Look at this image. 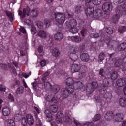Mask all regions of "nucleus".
<instances>
[{
	"label": "nucleus",
	"mask_w": 126,
	"mask_h": 126,
	"mask_svg": "<svg viewBox=\"0 0 126 126\" xmlns=\"http://www.w3.org/2000/svg\"><path fill=\"white\" fill-rule=\"evenodd\" d=\"M66 84L67 89H64L61 92V97L63 99H66L68 97L69 94H71V93H73L74 92V89L75 90H77L83 87L82 83L81 82H74V81L71 78H69L66 80Z\"/></svg>",
	"instance_id": "f257e3e1"
},
{
	"label": "nucleus",
	"mask_w": 126,
	"mask_h": 126,
	"mask_svg": "<svg viewBox=\"0 0 126 126\" xmlns=\"http://www.w3.org/2000/svg\"><path fill=\"white\" fill-rule=\"evenodd\" d=\"M85 14L87 16H91L94 19L102 20L103 19V11L102 10L97 9L94 11V7H90L86 9Z\"/></svg>",
	"instance_id": "f03ea898"
},
{
	"label": "nucleus",
	"mask_w": 126,
	"mask_h": 126,
	"mask_svg": "<svg viewBox=\"0 0 126 126\" xmlns=\"http://www.w3.org/2000/svg\"><path fill=\"white\" fill-rule=\"evenodd\" d=\"M55 20L59 24H63L65 21V18H69L71 17L70 14L68 13H61L58 12H55L53 13Z\"/></svg>",
	"instance_id": "7ed1b4c3"
},
{
	"label": "nucleus",
	"mask_w": 126,
	"mask_h": 126,
	"mask_svg": "<svg viewBox=\"0 0 126 126\" xmlns=\"http://www.w3.org/2000/svg\"><path fill=\"white\" fill-rule=\"evenodd\" d=\"M102 9L105 12H111L113 10L112 3L106 2L102 5Z\"/></svg>",
	"instance_id": "20e7f679"
},
{
	"label": "nucleus",
	"mask_w": 126,
	"mask_h": 126,
	"mask_svg": "<svg viewBox=\"0 0 126 126\" xmlns=\"http://www.w3.org/2000/svg\"><path fill=\"white\" fill-rule=\"evenodd\" d=\"M65 25L67 29H70V28L75 27L77 25V23L75 20H68L65 23Z\"/></svg>",
	"instance_id": "39448f33"
},
{
	"label": "nucleus",
	"mask_w": 126,
	"mask_h": 126,
	"mask_svg": "<svg viewBox=\"0 0 126 126\" xmlns=\"http://www.w3.org/2000/svg\"><path fill=\"white\" fill-rule=\"evenodd\" d=\"M123 119H124V114L123 113L119 112L115 115H113V120L116 122H122Z\"/></svg>",
	"instance_id": "423d86ee"
},
{
	"label": "nucleus",
	"mask_w": 126,
	"mask_h": 126,
	"mask_svg": "<svg viewBox=\"0 0 126 126\" xmlns=\"http://www.w3.org/2000/svg\"><path fill=\"white\" fill-rule=\"evenodd\" d=\"M109 78H106L103 80L102 86L100 87L101 91H105L107 89V87H109Z\"/></svg>",
	"instance_id": "0eeeda50"
},
{
	"label": "nucleus",
	"mask_w": 126,
	"mask_h": 126,
	"mask_svg": "<svg viewBox=\"0 0 126 126\" xmlns=\"http://www.w3.org/2000/svg\"><path fill=\"white\" fill-rule=\"evenodd\" d=\"M27 122L30 126H32L34 124L35 120H34V117L33 115L28 114L26 115Z\"/></svg>",
	"instance_id": "6e6552de"
},
{
	"label": "nucleus",
	"mask_w": 126,
	"mask_h": 126,
	"mask_svg": "<svg viewBox=\"0 0 126 126\" xmlns=\"http://www.w3.org/2000/svg\"><path fill=\"white\" fill-rule=\"evenodd\" d=\"M98 87V83L97 82H93L92 83H88L87 85L86 90L88 89H96Z\"/></svg>",
	"instance_id": "1a4fd4ad"
},
{
	"label": "nucleus",
	"mask_w": 126,
	"mask_h": 126,
	"mask_svg": "<svg viewBox=\"0 0 126 126\" xmlns=\"http://www.w3.org/2000/svg\"><path fill=\"white\" fill-rule=\"evenodd\" d=\"M30 11V8L27 7L26 9H24L23 11V14L22 12L21 11H19V14L20 15V16H22V17H25V15H27L28 16H29V12Z\"/></svg>",
	"instance_id": "9d476101"
},
{
	"label": "nucleus",
	"mask_w": 126,
	"mask_h": 126,
	"mask_svg": "<svg viewBox=\"0 0 126 126\" xmlns=\"http://www.w3.org/2000/svg\"><path fill=\"white\" fill-rule=\"evenodd\" d=\"M80 70V66L77 64H73L71 66V71L73 73L78 72Z\"/></svg>",
	"instance_id": "9b49d317"
},
{
	"label": "nucleus",
	"mask_w": 126,
	"mask_h": 126,
	"mask_svg": "<svg viewBox=\"0 0 126 126\" xmlns=\"http://www.w3.org/2000/svg\"><path fill=\"white\" fill-rule=\"evenodd\" d=\"M126 83V79H119L116 82V87H123Z\"/></svg>",
	"instance_id": "f8f14e48"
},
{
	"label": "nucleus",
	"mask_w": 126,
	"mask_h": 126,
	"mask_svg": "<svg viewBox=\"0 0 126 126\" xmlns=\"http://www.w3.org/2000/svg\"><path fill=\"white\" fill-rule=\"evenodd\" d=\"M45 100L47 102H54V103H57L58 100L55 98V96L53 95H48L45 97Z\"/></svg>",
	"instance_id": "ddd939ff"
},
{
	"label": "nucleus",
	"mask_w": 126,
	"mask_h": 126,
	"mask_svg": "<svg viewBox=\"0 0 126 126\" xmlns=\"http://www.w3.org/2000/svg\"><path fill=\"white\" fill-rule=\"evenodd\" d=\"M45 114L47 117V120L48 122H51L53 120V116L52 115V113L49 110H46L45 111Z\"/></svg>",
	"instance_id": "4468645a"
},
{
	"label": "nucleus",
	"mask_w": 126,
	"mask_h": 126,
	"mask_svg": "<svg viewBox=\"0 0 126 126\" xmlns=\"http://www.w3.org/2000/svg\"><path fill=\"white\" fill-rule=\"evenodd\" d=\"M114 114L112 112H107L104 116V118L107 121H111L113 120Z\"/></svg>",
	"instance_id": "2eb2a0df"
},
{
	"label": "nucleus",
	"mask_w": 126,
	"mask_h": 126,
	"mask_svg": "<svg viewBox=\"0 0 126 126\" xmlns=\"http://www.w3.org/2000/svg\"><path fill=\"white\" fill-rule=\"evenodd\" d=\"M63 116V114L62 112H58L57 114L56 121L57 124H62L63 123V120L62 117Z\"/></svg>",
	"instance_id": "dca6fc26"
},
{
	"label": "nucleus",
	"mask_w": 126,
	"mask_h": 126,
	"mask_svg": "<svg viewBox=\"0 0 126 126\" xmlns=\"http://www.w3.org/2000/svg\"><path fill=\"white\" fill-rule=\"evenodd\" d=\"M37 36L40 37V38H42V39H46L48 36V34L46 32L43 30H40L37 33Z\"/></svg>",
	"instance_id": "f3484780"
},
{
	"label": "nucleus",
	"mask_w": 126,
	"mask_h": 126,
	"mask_svg": "<svg viewBox=\"0 0 126 126\" xmlns=\"http://www.w3.org/2000/svg\"><path fill=\"white\" fill-rule=\"evenodd\" d=\"M63 38V34L61 32H57L54 35V39L56 40V41H61L62 39Z\"/></svg>",
	"instance_id": "a211bd4d"
},
{
	"label": "nucleus",
	"mask_w": 126,
	"mask_h": 126,
	"mask_svg": "<svg viewBox=\"0 0 126 126\" xmlns=\"http://www.w3.org/2000/svg\"><path fill=\"white\" fill-rule=\"evenodd\" d=\"M80 58L84 62H88L89 61V55L86 53H83L81 54Z\"/></svg>",
	"instance_id": "6ab92c4d"
},
{
	"label": "nucleus",
	"mask_w": 126,
	"mask_h": 126,
	"mask_svg": "<svg viewBox=\"0 0 126 126\" xmlns=\"http://www.w3.org/2000/svg\"><path fill=\"white\" fill-rule=\"evenodd\" d=\"M71 40L75 43H80L81 42L82 39L80 37L77 36H74L71 37Z\"/></svg>",
	"instance_id": "aec40b11"
},
{
	"label": "nucleus",
	"mask_w": 126,
	"mask_h": 126,
	"mask_svg": "<svg viewBox=\"0 0 126 126\" xmlns=\"http://www.w3.org/2000/svg\"><path fill=\"white\" fill-rule=\"evenodd\" d=\"M119 105L121 107H126V99L125 98H121L119 100Z\"/></svg>",
	"instance_id": "412c9836"
},
{
	"label": "nucleus",
	"mask_w": 126,
	"mask_h": 126,
	"mask_svg": "<svg viewBox=\"0 0 126 126\" xmlns=\"http://www.w3.org/2000/svg\"><path fill=\"white\" fill-rule=\"evenodd\" d=\"M51 53L54 57H59L60 56V50L57 48H53L51 50Z\"/></svg>",
	"instance_id": "4be33fe9"
},
{
	"label": "nucleus",
	"mask_w": 126,
	"mask_h": 126,
	"mask_svg": "<svg viewBox=\"0 0 126 126\" xmlns=\"http://www.w3.org/2000/svg\"><path fill=\"white\" fill-rule=\"evenodd\" d=\"M4 116H9L10 115V109L7 107H5L2 110Z\"/></svg>",
	"instance_id": "5701e85b"
},
{
	"label": "nucleus",
	"mask_w": 126,
	"mask_h": 126,
	"mask_svg": "<svg viewBox=\"0 0 126 126\" xmlns=\"http://www.w3.org/2000/svg\"><path fill=\"white\" fill-rule=\"evenodd\" d=\"M119 19H120V14H117L112 17V21L113 23H117L119 21Z\"/></svg>",
	"instance_id": "b1692460"
},
{
	"label": "nucleus",
	"mask_w": 126,
	"mask_h": 126,
	"mask_svg": "<svg viewBox=\"0 0 126 126\" xmlns=\"http://www.w3.org/2000/svg\"><path fill=\"white\" fill-rule=\"evenodd\" d=\"M38 14H39V12L36 9L32 10L30 13V15L32 17H37Z\"/></svg>",
	"instance_id": "393cba45"
},
{
	"label": "nucleus",
	"mask_w": 126,
	"mask_h": 126,
	"mask_svg": "<svg viewBox=\"0 0 126 126\" xmlns=\"http://www.w3.org/2000/svg\"><path fill=\"white\" fill-rule=\"evenodd\" d=\"M105 58L106 55H105V53L101 52L99 55L98 61L99 63H101V62H102L103 60H105Z\"/></svg>",
	"instance_id": "a878e982"
},
{
	"label": "nucleus",
	"mask_w": 126,
	"mask_h": 126,
	"mask_svg": "<svg viewBox=\"0 0 126 126\" xmlns=\"http://www.w3.org/2000/svg\"><path fill=\"white\" fill-rule=\"evenodd\" d=\"M68 30L72 34H76V33H78V29L75 27L68 29Z\"/></svg>",
	"instance_id": "bb28decb"
},
{
	"label": "nucleus",
	"mask_w": 126,
	"mask_h": 126,
	"mask_svg": "<svg viewBox=\"0 0 126 126\" xmlns=\"http://www.w3.org/2000/svg\"><path fill=\"white\" fill-rule=\"evenodd\" d=\"M50 108L53 113H57L58 112V105L56 104L51 105Z\"/></svg>",
	"instance_id": "cd10ccee"
},
{
	"label": "nucleus",
	"mask_w": 126,
	"mask_h": 126,
	"mask_svg": "<svg viewBox=\"0 0 126 126\" xmlns=\"http://www.w3.org/2000/svg\"><path fill=\"white\" fill-rule=\"evenodd\" d=\"M63 120L64 122L66 123H69V124H71V123H72V121L70 119V118H69L68 115H65L63 118Z\"/></svg>",
	"instance_id": "c85d7f7f"
},
{
	"label": "nucleus",
	"mask_w": 126,
	"mask_h": 126,
	"mask_svg": "<svg viewBox=\"0 0 126 126\" xmlns=\"http://www.w3.org/2000/svg\"><path fill=\"white\" fill-rule=\"evenodd\" d=\"M126 30V28L125 26H121L118 28V32L120 34H123Z\"/></svg>",
	"instance_id": "c756f323"
},
{
	"label": "nucleus",
	"mask_w": 126,
	"mask_h": 126,
	"mask_svg": "<svg viewBox=\"0 0 126 126\" xmlns=\"http://www.w3.org/2000/svg\"><path fill=\"white\" fill-rule=\"evenodd\" d=\"M79 50V49H78V47L76 46L74 47H72L71 49L70 54L75 55V54H77V53H78Z\"/></svg>",
	"instance_id": "7c9ffc66"
},
{
	"label": "nucleus",
	"mask_w": 126,
	"mask_h": 126,
	"mask_svg": "<svg viewBox=\"0 0 126 126\" xmlns=\"http://www.w3.org/2000/svg\"><path fill=\"white\" fill-rule=\"evenodd\" d=\"M5 13L8 17H9L10 21H12L13 20V15H12V13L8 11H5Z\"/></svg>",
	"instance_id": "2f4dec72"
},
{
	"label": "nucleus",
	"mask_w": 126,
	"mask_h": 126,
	"mask_svg": "<svg viewBox=\"0 0 126 126\" xmlns=\"http://www.w3.org/2000/svg\"><path fill=\"white\" fill-rule=\"evenodd\" d=\"M44 24L46 27H50L51 25H52V23L51 22V20L48 19H45L44 20Z\"/></svg>",
	"instance_id": "473e14b6"
},
{
	"label": "nucleus",
	"mask_w": 126,
	"mask_h": 126,
	"mask_svg": "<svg viewBox=\"0 0 126 126\" xmlns=\"http://www.w3.org/2000/svg\"><path fill=\"white\" fill-rule=\"evenodd\" d=\"M24 91V88L22 86L19 87L16 91V94H22Z\"/></svg>",
	"instance_id": "72a5a7b5"
},
{
	"label": "nucleus",
	"mask_w": 126,
	"mask_h": 126,
	"mask_svg": "<svg viewBox=\"0 0 126 126\" xmlns=\"http://www.w3.org/2000/svg\"><path fill=\"white\" fill-rule=\"evenodd\" d=\"M7 126H15V123L14 120L12 119H8L7 120Z\"/></svg>",
	"instance_id": "f704fd0d"
},
{
	"label": "nucleus",
	"mask_w": 126,
	"mask_h": 126,
	"mask_svg": "<svg viewBox=\"0 0 126 126\" xmlns=\"http://www.w3.org/2000/svg\"><path fill=\"white\" fill-rule=\"evenodd\" d=\"M104 98L105 99H109V100L112 99V93L107 92L104 94Z\"/></svg>",
	"instance_id": "c9c22d12"
},
{
	"label": "nucleus",
	"mask_w": 126,
	"mask_h": 126,
	"mask_svg": "<svg viewBox=\"0 0 126 126\" xmlns=\"http://www.w3.org/2000/svg\"><path fill=\"white\" fill-rule=\"evenodd\" d=\"M120 51H124L126 49V44L125 43H121L118 47Z\"/></svg>",
	"instance_id": "e433bc0d"
},
{
	"label": "nucleus",
	"mask_w": 126,
	"mask_h": 126,
	"mask_svg": "<svg viewBox=\"0 0 126 126\" xmlns=\"http://www.w3.org/2000/svg\"><path fill=\"white\" fill-rule=\"evenodd\" d=\"M31 32L32 35H35L37 33V30L36 29V27L33 25H32L31 28Z\"/></svg>",
	"instance_id": "4c0bfd02"
},
{
	"label": "nucleus",
	"mask_w": 126,
	"mask_h": 126,
	"mask_svg": "<svg viewBox=\"0 0 126 126\" xmlns=\"http://www.w3.org/2000/svg\"><path fill=\"white\" fill-rule=\"evenodd\" d=\"M69 57L72 61H76L78 59V57L76 54H70Z\"/></svg>",
	"instance_id": "58836bf2"
},
{
	"label": "nucleus",
	"mask_w": 126,
	"mask_h": 126,
	"mask_svg": "<svg viewBox=\"0 0 126 126\" xmlns=\"http://www.w3.org/2000/svg\"><path fill=\"white\" fill-rule=\"evenodd\" d=\"M106 32L109 35H111L114 33V28L112 27H109L107 29Z\"/></svg>",
	"instance_id": "ea45409f"
},
{
	"label": "nucleus",
	"mask_w": 126,
	"mask_h": 126,
	"mask_svg": "<svg viewBox=\"0 0 126 126\" xmlns=\"http://www.w3.org/2000/svg\"><path fill=\"white\" fill-rule=\"evenodd\" d=\"M60 90V86L57 85H55L53 86V92L54 93H58Z\"/></svg>",
	"instance_id": "a19ab883"
},
{
	"label": "nucleus",
	"mask_w": 126,
	"mask_h": 126,
	"mask_svg": "<svg viewBox=\"0 0 126 126\" xmlns=\"http://www.w3.org/2000/svg\"><path fill=\"white\" fill-rule=\"evenodd\" d=\"M8 66H9V67H12V66H11V65H10V64H9V63H7L6 64H3V63H1L0 64L1 67H2V68H4V69H5V70H6V68Z\"/></svg>",
	"instance_id": "79ce46f5"
},
{
	"label": "nucleus",
	"mask_w": 126,
	"mask_h": 126,
	"mask_svg": "<svg viewBox=\"0 0 126 126\" xmlns=\"http://www.w3.org/2000/svg\"><path fill=\"white\" fill-rule=\"evenodd\" d=\"M101 119V115L96 114L94 118L93 119V121L94 122H97V121H99Z\"/></svg>",
	"instance_id": "37998d69"
},
{
	"label": "nucleus",
	"mask_w": 126,
	"mask_h": 126,
	"mask_svg": "<svg viewBox=\"0 0 126 126\" xmlns=\"http://www.w3.org/2000/svg\"><path fill=\"white\" fill-rule=\"evenodd\" d=\"M75 12L76 13H79L81 12V6H76L75 7Z\"/></svg>",
	"instance_id": "c03bdc74"
},
{
	"label": "nucleus",
	"mask_w": 126,
	"mask_h": 126,
	"mask_svg": "<svg viewBox=\"0 0 126 126\" xmlns=\"http://www.w3.org/2000/svg\"><path fill=\"white\" fill-rule=\"evenodd\" d=\"M122 7H124V9H123L121 12L122 14L125 15L126 14V2L123 4Z\"/></svg>",
	"instance_id": "a18cd8bd"
},
{
	"label": "nucleus",
	"mask_w": 126,
	"mask_h": 126,
	"mask_svg": "<svg viewBox=\"0 0 126 126\" xmlns=\"http://www.w3.org/2000/svg\"><path fill=\"white\" fill-rule=\"evenodd\" d=\"M111 78L115 80L116 78H118V72H114L111 75Z\"/></svg>",
	"instance_id": "49530a36"
},
{
	"label": "nucleus",
	"mask_w": 126,
	"mask_h": 126,
	"mask_svg": "<svg viewBox=\"0 0 126 126\" xmlns=\"http://www.w3.org/2000/svg\"><path fill=\"white\" fill-rule=\"evenodd\" d=\"M8 99L9 102H14V97H13V95L11 94H9Z\"/></svg>",
	"instance_id": "de8ad7c7"
},
{
	"label": "nucleus",
	"mask_w": 126,
	"mask_h": 126,
	"mask_svg": "<svg viewBox=\"0 0 126 126\" xmlns=\"http://www.w3.org/2000/svg\"><path fill=\"white\" fill-rule=\"evenodd\" d=\"M21 124L23 126H26L27 125V119L25 117H24L22 119Z\"/></svg>",
	"instance_id": "09e8293b"
},
{
	"label": "nucleus",
	"mask_w": 126,
	"mask_h": 126,
	"mask_svg": "<svg viewBox=\"0 0 126 126\" xmlns=\"http://www.w3.org/2000/svg\"><path fill=\"white\" fill-rule=\"evenodd\" d=\"M36 24H37V27H38V28H39L40 29H42L43 28V23H42V22L38 21L36 22Z\"/></svg>",
	"instance_id": "8fccbe9b"
},
{
	"label": "nucleus",
	"mask_w": 126,
	"mask_h": 126,
	"mask_svg": "<svg viewBox=\"0 0 126 126\" xmlns=\"http://www.w3.org/2000/svg\"><path fill=\"white\" fill-rule=\"evenodd\" d=\"M19 31L21 33H23V34H26V30L24 28V27L20 26V28H19Z\"/></svg>",
	"instance_id": "3c124183"
},
{
	"label": "nucleus",
	"mask_w": 126,
	"mask_h": 126,
	"mask_svg": "<svg viewBox=\"0 0 126 126\" xmlns=\"http://www.w3.org/2000/svg\"><path fill=\"white\" fill-rule=\"evenodd\" d=\"M5 90H6L5 86L2 85H0V91H2V92H5Z\"/></svg>",
	"instance_id": "603ef678"
},
{
	"label": "nucleus",
	"mask_w": 126,
	"mask_h": 126,
	"mask_svg": "<svg viewBox=\"0 0 126 126\" xmlns=\"http://www.w3.org/2000/svg\"><path fill=\"white\" fill-rule=\"evenodd\" d=\"M46 63H47V60H42L40 62V65L42 67L45 66V65H46Z\"/></svg>",
	"instance_id": "864d4df0"
},
{
	"label": "nucleus",
	"mask_w": 126,
	"mask_h": 126,
	"mask_svg": "<svg viewBox=\"0 0 126 126\" xmlns=\"http://www.w3.org/2000/svg\"><path fill=\"white\" fill-rule=\"evenodd\" d=\"M75 125L77 126H82V124L80 123L79 121L76 120H74Z\"/></svg>",
	"instance_id": "5fc2aeb1"
},
{
	"label": "nucleus",
	"mask_w": 126,
	"mask_h": 126,
	"mask_svg": "<svg viewBox=\"0 0 126 126\" xmlns=\"http://www.w3.org/2000/svg\"><path fill=\"white\" fill-rule=\"evenodd\" d=\"M81 34L83 37H85L86 35V29H84L81 31Z\"/></svg>",
	"instance_id": "6e6d98bb"
},
{
	"label": "nucleus",
	"mask_w": 126,
	"mask_h": 126,
	"mask_svg": "<svg viewBox=\"0 0 126 126\" xmlns=\"http://www.w3.org/2000/svg\"><path fill=\"white\" fill-rule=\"evenodd\" d=\"M98 37H99V34L98 33H92L91 34V38H98Z\"/></svg>",
	"instance_id": "4d7b16f0"
},
{
	"label": "nucleus",
	"mask_w": 126,
	"mask_h": 126,
	"mask_svg": "<svg viewBox=\"0 0 126 126\" xmlns=\"http://www.w3.org/2000/svg\"><path fill=\"white\" fill-rule=\"evenodd\" d=\"M25 22L28 25H32V24L33 23V22L29 19H27L25 21Z\"/></svg>",
	"instance_id": "13d9d810"
},
{
	"label": "nucleus",
	"mask_w": 126,
	"mask_h": 126,
	"mask_svg": "<svg viewBox=\"0 0 126 126\" xmlns=\"http://www.w3.org/2000/svg\"><path fill=\"white\" fill-rule=\"evenodd\" d=\"M93 125V123L92 122H87L86 124L83 125V126H92Z\"/></svg>",
	"instance_id": "bf43d9fd"
},
{
	"label": "nucleus",
	"mask_w": 126,
	"mask_h": 126,
	"mask_svg": "<svg viewBox=\"0 0 126 126\" xmlns=\"http://www.w3.org/2000/svg\"><path fill=\"white\" fill-rule=\"evenodd\" d=\"M85 76V72H82V73H79V78H82L83 77H84Z\"/></svg>",
	"instance_id": "052dcab7"
},
{
	"label": "nucleus",
	"mask_w": 126,
	"mask_h": 126,
	"mask_svg": "<svg viewBox=\"0 0 126 126\" xmlns=\"http://www.w3.org/2000/svg\"><path fill=\"white\" fill-rule=\"evenodd\" d=\"M44 86L46 87H48V88H51L52 87V85L51 84V83H50V82H46Z\"/></svg>",
	"instance_id": "680f3d73"
},
{
	"label": "nucleus",
	"mask_w": 126,
	"mask_h": 126,
	"mask_svg": "<svg viewBox=\"0 0 126 126\" xmlns=\"http://www.w3.org/2000/svg\"><path fill=\"white\" fill-rule=\"evenodd\" d=\"M99 74L101 76H105V72H104V70H103V69H100Z\"/></svg>",
	"instance_id": "e2e57ef3"
},
{
	"label": "nucleus",
	"mask_w": 126,
	"mask_h": 126,
	"mask_svg": "<svg viewBox=\"0 0 126 126\" xmlns=\"http://www.w3.org/2000/svg\"><path fill=\"white\" fill-rule=\"evenodd\" d=\"M38 51L39 53H42V52H43V47L41 45L38 47Z\"/></svg>",
	"instance_id": "0e129e2a"
},
{
	"label": "nucleus",
	"mask_w": 126,
	"mask_h": 126,
	"mask_svg": "<svg viewBox=\"0 0 126 126\" xmlns=\"http://www.w3.org/2000/svg\"><path fill=\"white\" fill-rule=\"evenodd\" d=\"M34 110H35L36 111V112L38 114H40V113L41 112V111H40V109H39V108H38V107L34 106Z\"/></svg>",
	"instance_id": "69168bd1"
},
{
	"label": "nucleus",
	"mask_w": 126,
	"mask_h": 126,
	"mask_svg": "<svg viewBox=\"0 0 126 126\" xmlns=\"http://www.w3.org/2000/svg\"><path fill=\"white\" fill-rule=\"evenodd\" d=\"M123 92L125 96H126V86L124 87L123 88Z\"/></svg>",
	"instance_id": "338daca9"
},
{
	"label": "nucleus",
	"mask_w": 126,
	"mask_h": 126,
	"mask_svg": "<svg viewBox=\"0 0 126 126\" xmlns=\"http://www.w3.org/2000/svg\"><path fill=\"white\" fill-rule=\"evenodd\" d=\"M36 126H42V123L41 122V120H38V124H37Z\"/></svg>",
	"instance_id": "774afa93"
}]
</instances>
